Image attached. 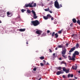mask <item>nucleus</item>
<instances>
[{
	"label": "nucleus",
	"instance_id": "nucleus-1",
	"mask_svg": "<svg viewBox=\"0 0 80 80\" xmlns=\"http://www.w3.org/2000/svg\"><path fill=\"white\" fill-rule=\"evenodd\" d=\"M31 23L35 27L38 26V25L40 24V22H39V21H38V20H36L34 21H32L31 22Z\"/></svg>",
	"mask_w": 80,
	"mask_h": 80
},
{
	"label": "nucleus",
	"instance_id": "nucleus-2",
	"mask_svg": "<svg viewBox=\"0 0 80 80\" xmlns=\"http://www.w3.org/2000/svg\"><path fill=\"white\" fill-rule=\"evenodd\" d=\"M54 6L56 8L58 9L60 8V6H59L58 2L57 1H55L54 2Z\"/></svg>",
	"mask_w": 80,
	"mask_h": 80
},
{
	"label": "nucleus",
	"instance_id": "nucleus-3",
	"mask_svg": "<svg viewBox=\"0 0 80 80\" xmlns=\"http://www.w3.org/2000/svg\"><path fill=\"white\" fill-rule=\"evenodd\" d=\"M43 18L45 20H48L49 18H52V16L51 15H50V14H48L46 16H43Z\"/></svg>",
	"mask_w": 80,
	"mask_h": 80
},
{
	"label": "nucleus",
	"instance_id": "nucleus-4",
	"mask_svg": "<svg viewBox=\"0 0 80 80\" xmlns=\"http://www.w3.org/2000/svg\"><path fill=\"white\" fill-rule=\"evenodd\" d=\"M32 12L34 18V19H36L37 18V14H36V13H35V12L33 10H32Z\"/></svg>",
	"mask_w": 80,
	"mask_h": 80
},
{
	"label": "nucleus",
	"instance_id": "nucleus-5",
	"mask_svg": "<svg viewBox=\"0 0 80 80\" xmlns=\"http://www.w3.org/2000/svg\"><path fill=\"white\" fill-rule=\"evenodd\" d=\"M75 54H73V56H72V58H69V60H73V61H74V60H75Z\"/></svg>",
	"mask_w": 80,
	"mask_h": 80
},
{
	"label": "nucleus",
	"instance_id": "nucleus-6",
	"mask_svg": "<svg viewBox=\"0 0 80 80\" xmlns=\"http://www.w3.org/2000/svg\"><path fill=\"white\" fill-rule=\"evenodd\" d=\"M7 15L8 17H11L13 14L11 13V12H8L7 13Z\"/></svg>",
	"mask_w": 80,
	"mask_h": 80
},
{
	"label": "nucleus",
	"instance_id": "nucleus-7",
	"mask_svg": "<svg viewBox=\"0 0 80 80\" xmlns=\"http://www.w3.org/2000/svg\"><path fill=\"white\" fill-rule=\"evenodd\" d=\"M36 33L38 35H40L42 34V31L40 30H37L36 31Z\"/></svg>",
	"mask_w": 80,
	"mask_h": 80
},
{
	"label": "nucleus",
	"instance_id": "nucleus-8",
	"mask_svg": "<svg viewBox=\"0 0 80 80\" xmlns=\"http://www.w3.org/2000/svg\"><path fill=\"white\" fill-rule=\"evenodd\" d=\"M32 7V6L31 5H30V3L28 4H25V6H24V7Z\"/></svg>",
	"mask_w": 80,
	"mask_h": 80
},
{
	"label": "nucleus",
	"instance_id": "nucleus-9",
	"mask_svg": "<svg viewBox=\"0 0 80 80\" xmlns=\"http://www.w3.org/2000/svg\"><path fill=\"white\" fill-rule=\"evenodd\" d=\"M75 50V47H74L73 48H72L70 49V50L69 51V53H71L72 52L74 51Z\"/></svg>",
	"mask_w": 80,
	"mask_h": 80
},
{
	"label": "nucleus",
	"instance_id": "nucleus-10",
	"mask_svg": "<svg viewBox=\"0 0 80 80\" xmlns=\"http://www.w3.org/2000/svg\"><path fill=\"white\" fill-rule=\"evenodd\" d=\"M66 52H67L66 49H65L64 50H62V55H65V54L66 53Z\"/></svg>",
	"mask_w": 80,
	"mask_h": 80
},
{
	"label": "nucleus",
	"instance_id": "nucleus-11",
	"mask_svg": "<svg viewBox=\"0 0 80 80\" xmlns=\"http://www.w3.org/2000/svg\"><path fill=\"white\" fill-rule=\"evenodd\" d=\"M75 55V56L76 55H79V52L77 51H76L73 54V55Z\"/></svg>",
	"mask_w": 80,
	"mask_h": 80
},
{
	"label": "nucleus",
	"instance_id": "nucleus-12",
	"mask_svg": "<svg viewBox=\"0 0 80 80\" xmlns=\"http://www.w3.org/2000/svg\"><path fill=\"white\" fill-rule=\"evenodd\" d=\"M72 68L73 70H76L77 69V66H72Z\"/></svg>",
	"mask_w": 80,
	"mask_h": 80
},
{
	"label": "nucleus",
	"instance_id": "nucleus-13",
	"mask_svg": "<svg viewBox=\"0 0 80 80\" xmlns=\"http://www.w3.org/2000/svg\"><path fill=\"white\" fill-rule=\"evenodd\" d=\"M19 31H20V32H25V29H19Z\"/></svg>",
	"mask_w": 80,
	"mask_h": 80
},
{
	"label": "nucleus",
	"instance_id": "nucleus-14",
	"mask_svg": "<svg viewBox=\"0 0 80 80\" xmlns=\"http://www.w3.org/2000/svg\"><path fill=\"white\" fill-rule=\"evenodd\" d=\"M68 78H69V77H73V74H69L68 75Z\"/></svg>",
	"mask_w": 80,
	"mask_h": 80
},
{
	"label": "nucleus",
	"instance_id": "nucleus-15",
	"mask_svg": "<svg viewBox=\"0 0 80 80\" xmlns=\"http://www.w3.org/2000/svg\"><path fill=\"white\" fill-rule=\"evenodd\" d=\"M65 61H62L61 63V65L62 64H65L66 66H67V63L66 62H64Z\"/></svg>",
	"mask_w": 80,
	"mask_h": 80
},
{
	"label": "nucleus",
	"instance_id": "nucleus-16",
	"mask_svg": "<svg viewBox=\"0 0 80 80\" xmlns=\"http://www.w3.org/2000/svg\"><path fill=\"white\" fill-rule=\"evenodd\" d=\"M72 20L73 22L74 23H75L77 22V20H76V19H75V18L73 19Z\"/></svg>",
	"mask_w": 80,
	"mask_h": 80
},
{
	"label": "nucleus",
	"instance_id": "nucleus-17",
	"mask_svg": "<svg viewBox=\"0 0 80 80\" xmlns=\"http://www.w3.org/2000/svg\"><path fill=\"white\" fill-rule=\"evenodd\" d=\"M63 45L61 44V45H58V48H63Z\"/></svg>",
	"mask_w": 80,
	"mask_h": 80
},
{
	"label": "nucleus",
	"instance_id": "nucleus-18",
	"mask_svg": "<svg viewBox=\"0 0 80 80\" xmlns=\"http://www.w3.org/2000/svg\"><path fill=\"white\" fill-rule=\"evenodd\" d=\"M62 56L64 58H67V55L63 54L62 55Z\"/></svg>",
	"mask_w": 80,
	"mask_h": 80
},
{
	"label": "nucleus",
	"instance_id": "nucleus-19",
	"mask_svg": "<svg viewBox=\"0 0 80 80\" xmlns=\"http://www.w3.org/2000/svg\"><path fill=\"white\" fill-rule=\"evenodd\" d=\"M56 69L57 70H61L62 69V68L61 67H58L56 68Z\"/></svg>",
	"mask_w": 80,
	"mask_h": 80
},
{
	"label": "nucleus",
	"instance_id": "nucleus-20",
	"mask_svg": "<svg viewBox=\"0 0 80 80\" xmlns=\"http://www.w3.org/2000/svg\"><path fill=\"white\" fill-rule=\"evenodd\" d=\"M37 6V3H35L33 5H32V7H31V8H32L33 7H36Z\"/></svg>",
	"mask_w": 80,
	"mask_h": 80
},
{
	"label": "nucleus",
	"instance_id": "nucleus-21",
	"mask_svg": "<svg viewBox=\"0 0 80 80\" xmlns=\"http://www.w3.org/2000/svg\"><path fill=\"white\" fill-rule=\"evenodd\" d=\"M55 38H58V35L57 33H56V34H55Z\"/></svg>",
	"mask_w": 80,
	"mask_h": 80
},
{
	"label": "nucleus",
	"instance_id": "nucleus-22",
	"mask_svg": "<svg viewBox=\"0 0 80 80\" xmlns=\"http://www.w3.org/2000/svg\"><path fill=\"white\" fill-rule=\"evenodd\" d=\"M63 29H62L61 30L59 31L58 32V33H59V34H61V33H62V32H63Z\"/></svg>",
	"mask_w": 80,
	"mask_h": 80
},
{
	"label": "nucleus",
	"instance_id": "nucleus-23",
	"mask_svg": "<svg viewBox=\"0 0 80 80\" xmlns=\"http://www.w3.org/2000/svg\"><path fill=\"white\" fill-rule=\"evenodd\" d=\"M27 12L28 13L30 14V13H31V11L29 9H28L27 10Z\"/></svg>",
	"mask_w": 80,
	"mask_h": 80
},
{
	"label": "nucleus",
	"instance_id": "nucleus-24",
	"mask_svg": "<svg viewBox=\"0 0 80 80\" xmlns=\"http://www.w3.org/2000/svg\"><path fill=\"white\" fill-rule=\"evenodd\" d=\"M45 10L46 11V12L49 11L50 10V9L49 8H46L45 9Z\"/></svg>",
	"mask_w": 80,
	"mask_h": 80
},
{
	"label": "nucleus",
	"instance_id": "nucleus-25",
	"mask_svg": "<svg viewBox=\"0 0 80 80\" xmlns=\"http://www.w3.org/2000/svg\"><path fill=\"white\" fill-rule=\"evenodd\" d=\"M62 70L64 72H65L66 70V68L65 67H63L62 68Z\"/></svg>",
	"mask_w": 80,
	"mask_h": 80
},
{
	"label": "nucleus",
	"instance_id": "nucleus-26",
	"mask_svg": "<svg viewBox=\"0 0 80 80\" xmlns=\"http://www.w3.org/2000/svg\"><path fill=\"white\" fill-rule=\"evenodd\" d=\"M21 11H22V13L24 12H25V11H26V10L25 9H22L21 10Z\"/></svg>",
	"mask_w": 80,
	"mask_h": 80
},
{
	"label": "nucleus",
	"instance_id": "nucleus-27",
	"mask_svg": "<svg viewBox=\"0 0 80 80\" xmlns=\"http://www.w3.org/2000/svg\"><path fill=\"white\" fill-rule=\"evenodd\" d=\"M61 73V72L60 71H58V72H57V75H60V74H61V73Z\"/></svg>",
	"mask_w": 80,
	"mask_h": 80
},
{
	"label": "nucleus",
	"instance_id": "nucleus-28",
	"mask_svg": "<svg viewBox=\"0 0 80 80\" xmlns=\"http://www.w3.org/2000/svg\"><path fill=\"white\" fill-rule=\"evenodd\" d=\"M40 58L41 60H43V59L45 58L44 57H41Z\"/></svg>",
	"mask_w": 80,
	"mask_h": 80
},
{
	"label": "nucleus",
	"instance_id": "nucleus-29",
	"mask_svg": "<svg viewBox=\"0 0 80 80\" xmlns=\"http://www.w3.org/2000/svg\"><path fill=\"white\" fill-rule=\"evenodd\" d=\"M55 32H53L52 34V37H54V35H55Z\"/></svg>",
	"mask_w": 80,
	"mask_h": 80
},
{
	"label": "nucleus",
	"instance_id": "nucleus-30",
	"mask_svg": "<svg viewBox=\"0 0 80 80\" xmlns=\"http://www.w3.org/2000/svg\"><path fill=\"white\" fill-rule=\"evenodd\" d=\"M65 72H66V73H69V70H68H68L66 69V70L65 71Z\"/></svg>",
	"mask_w": 80,
	"mask_h": 80
},
{
	"label": "nucleus",
	"instance_id": "nucleus-31",
	"mask_svg": "<svg viewBox=\"0 0 80 80\" xmlns=\"http://www.w3.org/2000/svg\"><path fill=\"white\" fill-rule=\"evenodd\" d=\"M44 64L43 63H40V65L41 66V67H43V66H44Z\"/></svg>",
	"mask_w": 80,
	"mask_h": 80
},
{
	"label": "nucleus",
	"instance_id": "nucleus-32",
	"mask_svg": "<svg viewBox=\"0 0 80 80\" xmlns=\"http://www.w3.org/2000/svg\"><path fill=\"white\" fill-rule=\"evenodd\" d=\"M76 47H79V44H78V43H77V44L76 45Z\"/></svg>",
	"mask_w": 80,
	"mask_h": 80
},
{
	"label": "nucleus",
	"instance_id": "nucleus-33",
	"mask_svg": "<svg viewBox=\"0 0 80 80\" xmlns=\"http://www.w3.org/2000/svg\"><path fill=\"white\" fill-rule=\"evenodd\" d=\"M77 23L78 24H79V25H80V20H78L77 21Z\"/></svg>",
	"mask_w": 80,
	"mask_h": 80
},
{
	"label": "nucleus",
	"instance_id": "nucleus-34",
	"mask_svg": "<svg viewBox=\"0 0 80 80\" xmlns=\"http://www.w3.org/2000/svg\"><path fill=\"white\" fill-rule=\"evenodd\" d=\"M43 63L44 65H45V63H46V62L45 61V60H43Z\"/></svg>",
	"mask_w": 80,
	"mask_h": 80
},
{
	"label": "nucleus",
	"instance_id": "nucleus-35",
	"mask_svg": "<svg viewBox=\"0 0 80 80\" xmlns=\"http://www.w3.org/2000/svg\"><path fill=\"white\" fill-rule=\"evenodd\" d=\"M60 73H61V74H62V73H64V72H63V71H62V70H61V71H60Z\"/></svg>",
	"mask_w": 80,
	"mask_h": 80
},
{
	"label": "nucleus",
	"instance_id": "nucleus-36",
	"mask_svg": "<svg viewBox=\"0 0 80 80\" xmlns=\"http://www.w3.org/2000/svg\"><path fill=\"white\" fill-rule=\"evenodd\" d=\"M33 71H36V70H37V68H34V69H33Z\"/></svg>",
	"mask_w": 80,
	"mask_h": 80
},
{
	"label": "nucleus",
	"instance_id": "nucleus-37",
	"mask_svg": "<svg viewBox=\"0 0 80 80\" xmlns=\"http://www.w3.org/2000/svg\"><path fill=\"white\" fill-rule=\"evenodd\" d=\"M62 77L63 78H66L65 75H62Z\"/></svg>",
	"mask_w": 80,
	"mask_h": 80
},
{
	"label": "nucleus",
	"instance_id": "nucleus-38",
	"mask_svg": "<svg viewBox=\"0 0 80 80\" xmlns=\"http://www.w3.org/2000/svg\"><path fill=\"white\" fill-rule=\"evenodd\" d=\"M73 26V23H72L70 24V27H72Z\"/></svg>",
	"mask_w": 80,
	"mask_h": 80
},
{
	"label": "nucleus",
	"instance_id": "nucleus-39",
	"mask_svg": "<svg viewBox=\"0 0 80 80\" xmlns=\"http://www.w3.org/2000/svg\"><path fill=\"white\" fill-rule=\"evenodd\" d=\"M51 20H54V19L53 18V17H52L51 18Z\"/></svg>",
	"mask_w": 80,
	"mask_h": 80
},
{
	"label": "nucleus",
	"instance_id": "nucleus-40",
	"mask_svg": "<svg viewBox=\"0 0 80 80\" xmlns=\"http://www.w3.org/2000/svg\"><path fill=\"white\" fill-rule=\"evenodd\" d=\"M59 7H60V8H61V7H62V4H60V5Z\"/></svg>",
	"mask_w": 80,
	"mask_h": 80
},
{
	"label": "nucleus",
	"instance_id": "nucleus-41",
	"mask_svg": "<svg viewBox=\"0 0 80 80\" xmlns=\"http://www.w3.org/2000/svg\"><path fill=\"white\" fill-rule=\"evenodd\" d=\"M18 18H20V16H18L17 17Z\"/></svg>",
	"mask_w": 80,
	"mask_h": 80
},
{
	"label": "nucleus",
	"instance_id": "nucleus-42",
	"mask_svg": "<svg viewBox=\"0 0 80 80\" xmlns=\"http://www.w3.org/2000/svg\"><path fill=\"white\" fill-rule=\"evenodd\" d=\"M49 12L50 13H52V11H50V10L49 11Z\"/></svg>",
	"mask_w": 80,
	"mask_h": 80
},
{
	"label": "nucleus",
	"instance_id": "nucleus-43",
	"mask_svg": "<svg viewBox=\"0 0 80 80\" xmlns=\"http://www.w3.org/2000/svg\"><path fill=\"white\" fill-rule=\"evenodd\" d=\"M50 31L49 30H48L47 31V33H50Z\"/></svg>",
	"mask_w": 80,
	"mask_h": 80
},
{
	"label": "nucleus",
	"instance_id": "nucleus-44",
	"mask_svg": "<svg viewBox=\"0 0 80 80\" xmlns=\"http://www.w3.org/2000/svg\"><path fill=\"white\" fill-rule=\"evenodd\" d=\"M49 50H50V52L51 53H52V50H51V49H49Z\"/></svg>",
	"mask_w": 80,
	"mask_h": 80
},
{
	"label": "nucleus",
	"instance_id": "nucleus-45",
	"mask_svg": "<svg viewBox=\"0 0 80 80\" xmlns=\"http://www.w3.org/2000/svg\"><path fill=\"white\" fill-rule=\"evenodd\" d=\"M68 58L69 59V58H71V57L70 56H68Z\"/></svg>",
	"mask_w": 80,
	"mask_h": 80
},
{
	"label": "nucleus",
	"instance_id": "nucleus-46",
	"mask_svg": "<svg viewBox=\"0 0 80 80\" xmlns=\"http://www.w3.org/2000/svg\"><path fill=\"white\" fill-rule=\"evenodd\" d=\"M32 4H33V2H32V3L31 4H30V5H32Z\"/></svg>",
	"mask_w": 80,
	"mask_h": 80
},
{
	"label": "nucleus",
	"instance_id": "nucleus-47",
	"mask_svg": "<svg viewBox=\"0 0 80 80\" xmlns=\"http://www.w3.org/2000/svg\"><path fill=\"white\" fill-rule=\"evenodd\" d=\"M58 48L57 47V48H55V50H58Z\"/></svg>",
	"mask_w": 80,
	"mask_h": 80
},
{
	"label": "nucleus",
	"instance_id": "nucleus-48",
	"mask_svg": "<svg viewBox=\"0 0 80 80\" xmlns=\"http://www.w3.org/2000/svg\"><path fill=\"white\" fill-rule=\"evenodd\" d=\"M59 60H62V58H59Z\"/></svg>",
	"mask_w": 80,
	"mask_h": 80
},
{
	"label": "nucleus",
	"instance_id": "nucleus-49",
	"mask_svg": "<svg viewBox=\"0 0 80 80\" xmlns=\"http://www.w3.org/2000/svg\"><path fill=\"white\" fill-rule=\"evenodd\" d=\"M68 43H67L66 44V46H67H67H68Z\"/></svg>",
	"mask_w": 80,
	"mask_h": 80
},
{
	"label": "nucleus",
	"instance_id": "nucleus-50",
	"mask_svg": "<svg viewBox=\"0 0 80 80\" xmlns=\"http://www.w3.org/2000/svg\"><path fill=\"white\" fill-rule=\"evenodd\" d=\"M26 44L27 45H28V41H27L26 42Z\"/></svg>",
	"mask_w": 80,
	"mask_h": 80
},
{
	"label": "nucleus",
	"instance_id": "nucleus-51",
	"mask_svg": "<svg viewBox=\"0 0 80 80\" xmlns=\"http://www.w3.org/2000/svg\"><path fill=\"white\" fill-rule=\"evenodd\" d=\"M46 65H49V63H48V62H47L46 63Z\"/></svg>",
	"mask_w": 80,
	"mask_h": 80
},
{
	"label": "nucleus",
	"instance_id": "nucleus-52",
	"mask_svg": "<svg viewBox=\"0 0 80 80\" xmlns=\"http://www.w3.org/2000/svg\"><path fill=\"white\" fill-rule=\"evenodd\" d=\"M55 53H53V56H55Z\"/></svg>",
	"mask_w": 80,
	"mask_h": 80
},
{
	"label": "nucleus",
	"instance_id": "nucleus-53",
	"mask_svg": "<svg viewBox=\"0 0 80 80\" xmlns=\"http://www.w3.org/2000/svg\"><path fill=\"white\" fill-rule=\"evenodd\" d=\"M41 79H42V78H40L39 79H38V80H41Z\"/></svg>",
	"mask_w": 80,
	"mask_h": 80
},
{
	"label": "nucleus",
	"instance_id": "nucleus-54",
	"mask_svg": "<svg viewBox=\"0 0 80 80\" xmlns=\"http://www.w3.org/2000/svg\"><path fill=\"white\" fill-rule=\"evenodd\" d=\"M78 73H80V71H79L78 72Z\"/></svg>",
	"mask_w": 80,
	"mask_h": 80
},
{
	"label": "nucleus",
	"instance_id": "nucleus-55",
	"mask_svg": "<svg viewBox=\"0 0 80 80\" xmlns=\"http://www.w3.org/2000/svg\"><path fill=\"white\" fill-rule=\"evenodd\" d=\"M68 54H69V55H71V53H68Z\"/></svg>",
	"mask_w": 80,
	"mask_h": 80
},
{
	"label": "nucleus",
	"instance_id": "nucleus-56",
	"mask_svg": "<svg viewBox=\"0 0 80 80\" xmlns=\"http://www.w3.org/2000/svg\"><path fill=\"white\" fill-rule=\"evenodd\" d=\"M75 79H77V78H75Z\"/></svg>",
	"mask_w": 80,
	"mask_h": 80
},
{
	"label": "nucleus",
	"instance_id": "nucleus-57",
	"mask_svg": "<svg viewBox=\"0 0 80 80\" xmlns=\"http://www.w3.org/2000/svg\"><path fill=\"white\" fill-rule=\"evenodd\" d=\"M2 23V21H0V23Z\"/></svg>",
	"mask_w": 80,
	"mask_h": 80
},
{
	"label": "nucleus",
	"instance_id": "nucleus-58",
	"mask_svg": "<svg viewBox=\"0 0 80 80\" xmlns=\"http://www.w3.org/2000/svg\"><path fill=\"white\" fill-rule=\"evenodd\" d=\"M50 35L52 34L51 32V33H50Z\"/></svg>",
	"mask_w": 80,
	"mask_h": 80
},
{
	"label": "nucleus",
	"instance_id": "nucleus-59",
	"mask_svg": "<svg viewBox=\"0 0 80 80\" xmlns=\"http://www.w3.org/2000/svg\"><path fill=\"white\" fill-rule=\"evenodd\" d=\"M48 1H49L50 0H47Z\"/></svg>",
	"mask_w": 80,
	"mask_h": 80
},
{
	"label": "nucleus",
	"instance_id": "nucleus-60",
	"mask_svg": "<svg viewBox=\"0 0 80 80\" xmlns=\"http://www.w3.org/2000/svg\"><path fill=\"white\" fill-rule=\"evenodd\" d=\"M72 36H73V35Z\"/></svg>",
	"mask_w": 80,
	"mask_h": 80
}]
</instances>
